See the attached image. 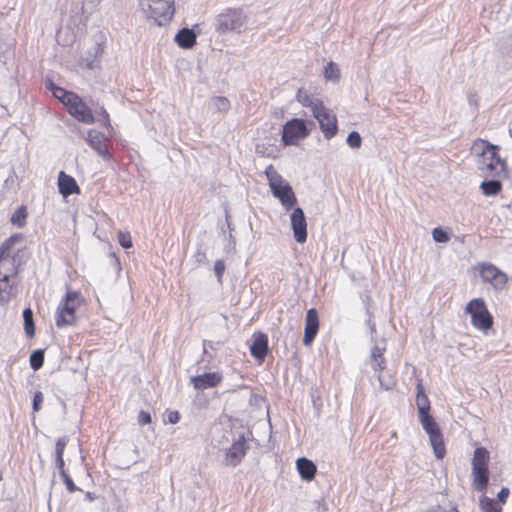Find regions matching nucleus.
Instances as JSON below:
<instances>
[{
	"mask_svg": "<svg viewBox=\"0 0 512 512\" xmlns=\"http://www.w3.org/2000/svg\"><path fill=\"white\" fill-rule=\"evenodd\" d=\"M477 156V167L486 178H502L506 176V165L498 155V147L486 140H477L472 147Z\"/></svg>",
	"mask_w": 512,
	"mask_h": 512,
	"instance_id": "1",
	"label": "nucleus"
},
{
	"mask_svg": "<svg viewBox=\"0 0 512 512\" xmlns=\"http://www.w3.org/2000/svg\"><path fill=\"white\" fill-rule=\"evenodd\" d=\"M139 6L145 17L158 26H165L175 13L174 0H140Z\"/></svg>",
	"mask_w": 512,
	"mask_h": 512,
	"instance_id": "2",
	"label": "nucleus"
},
{
	"mask_svg": "<svg viewBox=\"0 0 512 512\" xmlns=\"http://www.w3.org/2000/svg\"><path fill=\"white\" fill-rule=\"evenodd\" d=\"M265 175L273 196L278 198L282 206L289 210L296 203V197L289 183L277 172L273 165H268Z\"/></svg>",
	"mask_w": 512,
	"mask_h": 512,
	"instance_id": "3",
	"label": "nucleus"
},
{
	"mask_svg": "<svg viewBox=\"0 0 512 512\" xmlns=\"http://www.w3.org/2000/svg\"><path fill=\"white\" fill-rule=\"evenodd\" d=\"M247 20V16L242 9L229 8L218 15L216 30L221 34L227 32L241 34L246 29Z\"/></svg>",
	"mask_w": 512,
	"mask_h": 512,
	"instance_id": "4",
	"label": "nucleus"
},
{
	"mask_svg": "<svg viewBox=\"0 0 512 512\" xmlns=\"http://www.w3.org/2000/svg\"><path fill=\"white\" fill-rule=\"evenodd\" d=\"M80 304V296L76 291H68L60 301L55 315L57 327L72 325L75 321V310Z\"/></svg>",
	"mask_w": 512,
	"mask_h": 512,
	"instance_id": "5",
	"label": "nucleus"
},
{
	"mask_svg": "<svg viewBox=\"0 0 512 512\" xmlns=\"http://www.w3.org/2000/svg\"><path fill=\"white\" fill-rule=\"evenodd\" d=\"M420 423L424 431L429 436L430 444L433 448L435 457L442 459L446 453L443 437L441 431L434 420V418L428 413L419 414Z\"/></svg>",
	"mask_w": 512,
	"mask_h": 512,
	"instance_id": "6",
	"label": "nucleus"
},
{
	"mask_svg": "<svg viewBox=\"0 0 512 512\" xmlns=\"http://www.w3.org/2000/svg\"><path fill=\"white\" fill-rule=\"evenodd\" d=\"M309 135V129L303 119L294 118L283 125L282 142L285 146L297 145L298 141Z\"/></svg>",
	"mask_w": 512,
	"mask_h": 512,
	"instance_id": "7",
	"label": "nucleus"
},
{
	"mask_svg": "<svg viewBox=\"0 0 512 512\" xmlns=\"http://www.w3.org/2000/svg\"><path fill=\"white\" fill-rule=\"evenodd\" d=\"M466 312L471 315V322L476 328L486 330L491 327L492 317L482 299L471 300L466 306Z\"/></svg>",
	"mask_w": 512,
	"mask_h": 512,
	"instance_id": "8",
	"label": "nucleus"
},
{
	"mask_svg": "<svg viewBox=\"0 0 512 512\" xmlns=\"http://www.w3.org/2000/svg\"><path fill=\"white\" fill-rule=\"evenodd\" d=\"M478 271L483 282L490 284L495 290H503L508 282L505 272L491 263H479Z\"/></svg>",
	"mask_w": 512,
	"mask_h": 512,
	"instance_id": "9",
	"label": "nucleus"
},
{
	"mask_svg": "<svg viewBox=\"0 0 512 512\" xmlns=\"http://www.w3.org/2000/svg\"><path fill=\"white\" fill-rule=\"evenodd\" d=\"M320 125V129L326 139L332 138L337 132V120L335 114L323 104L315 107L312 113Z\"/></svg>",
	"mask_w": 512,
	"mask_h": 512,
	"instance_id": "10",
	"label": "nucleus"
},
{
	"mask_svg": "<svg viewBox=\"0 0 512 512\" xmlns=\"http://www.w3.org/2000/svg\"><path fill=\"white\" fill-rule=\"evenodd\" d=\"M65 107L69 114L77 121L84 124H93L95 122L91 109L77 94L72 96L71 100H68V104Z\"/></svg>",
	"mask_w": 512,
	"mask_h": 512,
	"instance_id": "11",
	"label": "nucleus"
},
{
	"mask_svg": "<svg viewBox=\"0 0 512 512\" xmlns=\"http://www.w3.org/2000/svg\"><path fill=\"white\" fill-rule=\"evenodd\" d=\"M86 140L89 146L95 150L103 159L109 160L111 158L109 153L110 141L103 133L95 129H90L87 133Z\"/></svg>",
	"mask_w": 512,
	"mask_h": 512,
	"instance_id": "12",
	"label": "nucleus"
},
{
	"mask_svg": "<svg viewBox=\"0 0 512 512\" xmlns=\"http://www.w3.org/2000/svg\"><path fill=\"white\" fill-rule=\"evenodd\" d=\"M290 222L295 240L298 243H304L307 239V223L301 208L297 207L293 210L290 215Z\"/></svg>",
	"mask_w": 512,
	"mask_h": 512,
	"instance_id": "13",
	"label": "nucleus"
},
{
	"mask_svg": "<svg viewBox=\"0 0 512 512\" xmlns=\"http://www.w3.org/2000/svg\"><path fill=\"white\" fill-rule=\"evenodd\" d=\"M11 265L10 272H3L0 268V303L6 304L9 302L11 297V291L13 288V284L10 282L11 277L17 275L18 267L16 265V261H9Z\"/></svg>",
	"mask_w": 512,
	"mask_h": 512,
	"instance_id": "14",
	"label": "nucleus"
},
{
	"mask_svg": "<svg viewBox=\"0 0 512 512\" xmlns=\"http://www.w3.org/2000/svg\"><path fill=\"white\" fill-rule=\"evenodd\" d=\"M246 454V444L243 435L233 442L226 452L225 463L229 466H237Z\"/></svg>",
	"mask_w": 512,
	"mask_h": 512,
	"instance_id": "15",
	"label": "nucleus"
},
{
	"mask_svg": "<svg viewBox=\"0 0 512 512\" xmlns=\"http://www.w3.org/2000/svg\"><path fill=\"white\" fill-rule=\"evenodd\" d=\"M191 383L197 390H205L216 387L222 381V375L219 372H209L202 375L192 376Z\"/></svg>",
	"mask_w": 512,
	"mask_h": 512,
	"instance_id": "16",
	"label": "nucleus"
},
{
	"mask_svg": "<svg viewBox=\"0 0 512 512\" xmlns=\"http://www.w3.org/2000/svg\"><path fill=\"white\" fill-rule=\"evenodd\" d=\"M319 328L318 312L311 308L307 311L303 343L309 345L315 338Z\"/></svg>",
	"mask_w": 512,
	"mask_h": 512,
	"instance_id": "17",
	"label": "nucleus"
},
{
	"mask_svg": "<svg viewBox=\"0 0 512 512\" xmlns=\"http://www.w3.org/2000/svg\"><path fill=\"white\" fill-rule=\"evenodd\" d=\"M58 188L59 192L67 197L73 193H79V187L75 181V179L61 171L58 175Z\"/></svg>",
	"mask_w": 512,
	"mask_h": 512,
	"instance_id": "18",
	"label": "nucleus"
},
{
	"mask_svg": "<svg viewBox=\"0 0 512 512\" xmlns=\"http://www.w3.org/2000/svg\"><path fill=\"white\" fill-rule=\"evenodd\" d=\"M268 351V338L265 334L259 333L255 336L250 346V352L253 357L263 360Z\"/></svg>",
	"mask_w": 512,
	"mask_h": 512,
	"instance_id": "19",
	"label": "nucleus"
},
{
	"mask_svg": "<svg viewBox=\"0 0 512 512\" xmlns=\"http://www.w3.org/2000/svg\"><path fill=\"white\" fill-rule=\"evenodd\" d=\"M490 460L489 452L484 447H477L474 450L472 459V471L475 470H488Z\"/></svg>",
	"mask_w": 512,
	"mask_h": 512,
	"instance_id": "20",
	"label": "nucleus"
},
{
	"mask_svg": "<svg viewBox=\"0 0 512 512\" xmlns=\"http://www.w3.org/2000/svg\"><path fill=\"white\" fill-rule=\"evenodd\" d=\"M297 470L302 479L311 481L316 474V465L307 458H299L296 461Z\"/></svg>",
	"mask_w": 512,
	"mask_h": 512,
	"instance_id": "21",
	"label": "nucleus"
},
{
	"mask_svg": "<svg viewBox=\"0 0 512 512\" xmlns=\"http://www.w3.org/2000/svg\"><path fill=\"white\" fill-rule=\"evenodd\" d=\"M231 107L230 101L224 96H214L208 100L207 108L212 114H224L229 111Z\"/></svg>",
	"mask_w": 512,
	"mask_h": 512,
	"instance_id": "22",
	"label": "nucleus"
},
{
	"mask_svg": "<svg viewBox=\"0 0 512 512\" xmlns=\"http://www.w3.org/2000/svg\"><path fill=\"white\" fill-rule=\"evenodd\" d=\"M384 351L385 347H380L378 345H375L371 350L368 364L375 372H381L385 368V359L383 356Z\"/></svg>",
	"mask_w": 512,
	"mask_h": 512,
	"instance_id": "23",
	"label": "nucleus"
},
{
	"mask_svg": "<svg viewBox=\"0 0 512 512\" xmlns=\"http://www.w3.org/2000/svg\"><path fill=\"white\" fill-rule=\"evenodd\" d=\"M179 47L189 49L196 42V34L189 28L181 29L174 38Z\"/></svg>",
	"mask_w": 512,
	"mask_h": 512,
	"instance_id": "24",
	"label": "nucleus"
},
{
	"mask_svg": "<svg viewBox=\"0 0 512 512\" xmlns=\"http://www.w3.org/2000/svg\"><path fill=\"white\" fill-rule=\"evenodd\" d=\"M17 236H11L8 238L0 247V268L3 272L11 273L9 270L11 268V265L9 264V261L14 260V258H8L5 256L6 252L10 250V248L14 245L16 242Z\"/></svg>",
	"mask_w": 512,
	"mask_h": 512,
	"instance_id": "25",
	"label": "nucleus"
},
{
	"mask_svg": "<svg viewBox=\"0 0 512 512\" xmlns=\"http://www.w3.org/2000/svg\"><path fill=\"white\" fill-rule=\"evenodd\" d=\"M472 487L480 492H484L489 482V470H475L472 471Z\"/></svg>",
	"mask_w": 512,
	"mask_h": 512,
	"instance_id": "26",
	"label": "nucleus"
},
{
	"mask_svg": "<svg viewBox=\"0 0 512 512\" xmlns=\"http://www.w3.org/2000/svg\"><path fill=\"white\" fill-rule=\"evenodd\" d=\"M416 406L418 409V415L428 413L430 411V401L420 382L417 384Z\"/></svg>",
	"mask_w": 512,
	"mask_h": 512,
	"instance_id": "27",
	"label": "nucleus"
},
{
	"mask_svg": "<svg viewBox=\"0 0 512 512\" xmlns=\"http://www.w3.org/2000/svg\"><path fill=\"white\" fill-rule=\"evenodd\" d=\"M500 178H492L490 180L483 181L480 185V188L484 195L486 196H494L497 195L502 188Z\"/></svg>",
	"mask_w": 512,
	"mask_h": 512,
	"instance_id": "28",
	"label": "nucleus"
},
{
	"mask_svg": "<svg viewBox=\"0 0 512 512\" xmlns=\"http://www.w3.org/2000/svg\"><path fill=\"white\" fill-rule=\"evenodd\" d=\"M46 87L52 92L53 96L59 99L65 106L68 104V100H71L72 96L76 95L73 92L66 91L56 86L53 82L47 83Z\"/></svg>",
	"mask_w": 512,
	"mask_h": 512,
	"instance_id": "29",
	"label": "nucleus"
},
{
	"mask_svg": "<svg viewBox=\"0 0 512 512\" xmlns=\"http://www.w3.org/2000/svg\"><path fill=\"white\" fill-rule=\"evenodd\" d=\"M297 100L305 107L311 108L312 113L315 111V107L321 105L322 102L317 98H314L307 94V92L299 90L297 93Z\"/></svg>",
	"mask_w": 512,
	"mask_h": 512,
	"instance_id": "30",
	"label": "nucleus"
},
{
	"mask_svg": "<svg viewBox=\"0 0 512 512\" xmlns=\"http://www.w3.org/2000/svg\"><path fill=\"white\" fill-rule=\"evenodd\" d=\"M480 507L483 512H502V508L499 504L491 498L483 495L480 498Z\"/></svg>",
	"mask_w": 512,
	"mask_h": 512,
	"instance_id": "31",
	"label": "nucleus"
},
{
	"mask_svg": "<svg viewBox=\"0 0 512 512\" xmlns=\"http://www.w3.org/2000/svg\"><path fill=\"white\" fill-rule=\"evenodd\" d=\"M324 77L328 81L338 82L340 78V70L334 62H329L324 69Z\"/></svg>",
	"mask_w": 512,
	"mask_h": 512,
	"instance_id": "32",
	"label": "nucleus"
},
{
	"mask_svg": "<svg viewBox=\"0 0 512 512\" xmlns=\"http://www.w3.org/2000/svg\"><path fill=\"white\" fill-rule=\"evenodd\" d=\"M24 329L28 336H33L35 332L33 312L30 308L23 311Z\"/></svg>",
	"mask_w": 512,
	"mask_h": 512,
	"instance_id": "33",
	"label": "nucleus"
},
{
	"mask_svg": "<svg viewBox=\"0 0 512 512\" xmlns=\"http://www.w3.org/2000/svg\"><path fill=\"white\" fill-rule=\"evenodd\" d=\"M44 362V351L36 350L30 355V366L33 370H38L42 367Z\"/></svg>",
	"mask_w": 512,
	"mask_h": 512,
	"instance_id": "34",
	"label": "nucleus"
},
{
	"mask_svg": "<svg viewBox=\"0 0 512 512\" xmlns=\"http://www.w3.org/2000/svg\"><path fill=\"white\" fill-rule=\"evenodd\" d=\"M26 210L25 207H20L11 217V221L14 224H17L19 227L24 226L26 219Z\"/></svg>",
	"mask_w": 512,
	"mask_h": 512,
	"instance_id": "35",
	"label": "nucleus"
},
{
	"mask_svg": "<svg viewBox=\"0 0 512 512\" xmlns=\"http://www.w3.org/2000/svg\"><path fill=\"white\" fill-rule=\"evenodd\" d=\"M346 142H347L349 147H351L353 149H356V148H359L361 146L362 139H361V136H360V134L358 132L352 131V132H350L348 134Z\"/></svg>",
	"mask_w": 512,
	"mask_h": 512,
	"instance_id": "36",
	"label": "nucleus"
},
{
	"mask_svg": "<svg viewBox=\"0 0 512 512\" xmlns=\"http://www.w3.org/2000/svg\"><path fill=\"white\" fill-rule=\"evenodd\" d=\"M69 438L67 436H63L59 438L55 445V458H62L64 454V450L67 446Z\"/></svg>",
	"mask_w": 512,
	"mask_h": 512,
	"instance_id": "37",
	"label": "nucleus"
},
{
	"mask_svg": "<svg viewBox=\"0 0 512 512\" xmlns=\"http://www.w3.org/2000/svg\"><path fill=\"white\" fill-rule=\"evenodd\" d=\"M433 240L437 243H446L449 241V236L446 231L437 227L432 231Z\"/></svg>",
	"mask_w": 512,
	"mask_h": 512,
	"instance_id": "38",
	"label": "nucleus"
},
{
	"mask_svg": "<svg viewBox=\"0 0 512 512\" xmlns=\"http://www.w3.org/2000/svg\"><path fill=\"white\" fill-rule=\"evenodd\" d=\"M377 378H378L379 386L383 390H390L395 385V381L390 376L386 377L380 373V374H378Z\"/></svg>",
	"mask_w": 512,
	"mask_h": 512,
	"instance_id": "39",
	"label": "nucleus"
},
{
	"mask_svg": "<svg viewBox=\"0 0 512 512\" xmlns=\"http://www.w3.org/2000/svg\"><path fill=\"white\" fill-rule=\"evenodd\" d=\"M118 241L123 248H130L132 246L131 235L128 232L120 231L118 233Z\"/></svg>",
	"mask_w": 512,
	"mask_h": 512,
	"instance_id": "40",
	"label": "nucleus"
},
{
	"mask_svg": "<svg viewBox=\"0 0 512 512\" xmlns=\"http://www.w3.org/2000/svg\"><path fill=\"white\" fill-rule=\"evenodd\" d=\"M65 486H66V489L70 492V493H73L75 491L78 490V488L76 487V485L74 484L73 480L71 479V477L67 474V472H62V474H60Z\"/></svg>",
	"mask_w": 512,
	"mask_h": 512,
	"instance_id": "41",
	"label": "nucleus"
},
{
	"mask_svg": "<svg viewBox=\"0 0 512 512\" xmlns=\"http://www.w3.org/2000/svg\"><path fill=\"white\" fill-rule=\"evenodd\" d=\"M225 271V263L223 260H217L214 264V272L217 276L218 282H222V277Z\"/></svg>",
	"mask_w": 512,
	"mask_h": 512,
	"instance_id": "42",
	"label": "nucleus"
},
{
	"mask_svg": "<svg viewBox=\"0 0 512 512\" xmlns=\"http://www.w3.org/2000/svg\"><path fill=\"white\" fill-rule=\"evenodd\" d=\"M98 121L105 127L107 128H112L111 127V124H110V119H109V114L108 112L106 111L105 108H101L100 110V118L98 119Z\"/></svg>",
	"mask_w": 512,
	"mask_h": 512,
	"instance_id": "43",
	"label": "nucleus"
},
{
	"mask_svg": "<svg viewBox=\"0 0 512 512\" xmlns=\"http://www.w3.org/2000/svg\"><path fill=\"white\" fill-rule=\"evenodd\" d=\"M138 422L140 425H146L151 422V415L148 412L141 410L138 414Z\"/></svg>",
	"mask_w": 512,
	"mask_h": 512,
	"instance_id": "44",
	"label": "nucleus"
},
{
	"mask_svg": "<svg viewBox=\"0 0 512 512\" xmlns=\"http://www.w3.org/2000/svg\"><path fill=\"white\" fill-rule=\"evenodd\" d=\"M43 402V394L41 392H36L33 398V410L39 411L41 408V404Z\"/></svg>",
	"mask_w": 512,
	"mask_h": 512,
	"instance_id": "45",
	"label": "nucleus"
},
{
	"mask_svg": "<svg viewBox=\"0 0 512 512\" xmlns=\"http://www.w3.org/2000/svg\"><path fill=\"white\" fill-rule=\"evenodd\" d=\"M509 493H510V492H509V489H508V488H506V487H503V488L500 490V492L498 493V499H499V501H500L501 503H503V504H504V503L506 502V500H507L508 496H509Z\"/></svg>",
	"mask_w": 512,
	"mask_h": 512,
	"instance_id": "46",
	"label": "nucleus"
},
{
	"mask_svg": "<svg viewBox=\"0 0 512 512\" xmlns=\"http://www.w3.org/2000/svg\"><path fill=\"white\" fill-rule=\"evenodd\" d=\"M179 419H180V416H179V413L177 411H172L168 415V421L171 424L177 423L179 421Z\"/></svg>",
	"mask_w": 512,
	"mask_h": 512,
	"instance_id": "47",
	"label": "nucleus"
},
{
	"mask_svg": "<svg viewBox=\"0 0 512 512\" xmlns=\"http://www.w3.org/2000/svg\"><path fill=\"white\" fill-rule=\"evenodd\" d=\"M56 467L59 470V474H62V472H66L64 469V459L62 458H55Z\"/></svg>",
	"mask_w": 512,
	"mask_h": 512,
	"instance_id": "48",
	"label": "nucleus"
},
{
	"mask_svg": "<svg viewBox=\"0 0 512 512\" xmlns=\"http://www.w3.org/2000/svg\"><path fill=\"white\" fill-rule=\"evenodd\" d=\"M206 341L203 342L204 349L206 348Z\"/></svg>",
	"mask_w": 512,
	"mask_h": 512,
	"instance_id": "49",
	"label": "nucleus"
}]
</instances>
